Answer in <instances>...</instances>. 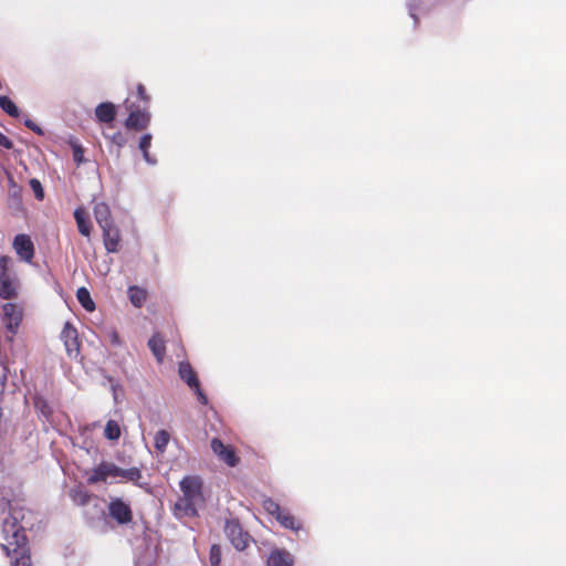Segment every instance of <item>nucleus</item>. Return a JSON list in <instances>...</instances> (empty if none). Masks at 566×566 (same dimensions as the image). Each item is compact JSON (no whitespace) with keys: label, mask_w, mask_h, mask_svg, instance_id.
Instances as JSON below:
<instances>
[{"label":"nucleus","mask_w":566,"mask_h":566,"mask_svg":"<svg viewBox=\"0 0 566 566\" xmlns=\"http://www.w3.org/2000/svg\"><path fill=\"white\" fill-rule=\"evenodd\" d=\"M181 495L174 506V514L178 518L193 517L203 506V482L198 475H187L179 482Z\"/></svg>","instance_id":"nucleus-1"},{"label":"nucleus","mask_w":566,"mask_h":566,"mask_svg":"<svg viewBox=\"0 0 566 566\" xmlns=\"http://www.w3.org/2000/svg\"><path fill=\"white\" fill-rule=\"evenodd\" d=\"M28 526L25 522V511L22 507L10 506L9 517L2 525V534L4 543L1 547L8 555L18 553L20 548L25 546L24 528Z\"/></svg>","instance_id":"nucleus-2"},{"label":"nucleus","mask_w":566,"mask_h":566,"mask_svg":"<svg viewBox=\"0 0 566 566\" xmlns=\"http://www.w3.org/2000/svg\"><path fill=\"white\" fill-rule=\"evenodd\" d=\"M140 478L142 473L137 468L122 469L112 462H102L92 470L87 481L91 484L117 479L137 482Z\"/></svg>","instance_id":"nucleus-3"},{"label":"nucleus","mask_w":566,"mask_h":566,"mask_svg":"<svg viewBox=\"0 0 566 566\" xmlns=\"http://www.w3.org/2000/svg\"><path fill=\"white\" fill-rule=\"evenodd\" d=\"M9 256L0 258V296L2 298H13L18 293V280L14 274L9 271Z\"/></svg>","instance_id":"nucleus-4"},{"label":"nucleus","mask_w":566,"mask_h":566,"mask_svg":"<svg viewBox=\"0 0 566 566\" xmlns=\"http://www.w3.org/2000/svg\"><path fill=\"white\" fill-rule=\"evenodd\" d=\"M22 310L12 303H6L2 306V323L10 335L6 338L9 343H13V336L15 335L18 327L22 321Z\"/></svg>","instance_id":"nucleus-5"},{"label":"nucleus","mask_w":566,"mask_h":566,"mask_svg":"<svg viewBox=\"0 0 566 566\" xmlns=\"http://www.w3.org/2000/svg\"><path fill=\"white\" fill-rule=\"evenodd\" d=\"M224 532L238 551H243L247 547L249 535L243 532L238 521H228L224 526Z\"/></svg>","instance_id":"nucleus-6"},{"label":"nucleus","mask_w":566,"mask_h":566,"mask_svg":"<svg viewBox=\"0 0 566 566\" xmlns=\"http://www.w3.org/2000/svg\"><path fill=\"white\" fill-rule=\"evenodd\" d=\"M61 339L64 343L67 355L70 357H77L80 353V342L76 328L70 323H65L61 332Z\"/></svg>","instance_id":"nucleus-7"},{"label":"nucleus","mask_w":566,"mask_h":566,"mask_svg":"<svg viewBox=\"0 0 566 566\" xmlns=\"http://www.w3.org/2000/svg\"><path fill=\"white\" fill-rule=\"evenodd\" d=\"M108 513L119 524H127L132 521V510L129 505L120 499L111 501Z\"/></svg>","instance_id":"nucleus-8"},{"label":"nucleus","mask_w":566,"mask_h":566,"mask_svg":"<svg viewBox=\"0 0 566 566\" xmlns=\"http://www.w3.org/2000/svg\"><path fill=\"white\" fill-rule=\"evenodd\" d=\"M13 248L21 260L31 262L34 255V245L27 234H18L13 240Z\"/></svg>","instance_id":"nucleus-9"},{"label":"nucleus","mask_w":566,"mask_h":566,"mask_svg":"<svg viewBox=\"0 0 566 566\" xmlns=\"http://www.w3.org/2000/svg\"><path fill=\"white\" fill-rule=\"evenodd\" d=\"M211 449L213 453L228 465L234 467L238 463V458L233 449L223 444L221 440L217 438L212 439Z\"/></svg>","instance_id":"nucleus-10"},{"label":"nucleus","mask_w":566,"mask_h":566,"mask_svg":"<svg viewBox=\"0 0 566 566\" xmlns=\"http://www.w3.org/2000/svg\"><path fill=\"white\" fill-rule=\"evenodd\" d=\"M101 229L103 231V242L105 249L111 253L117 252L120 242V234L118 228L112 223Z\"/></svg>","instance_id":"nucleus-11"},{"label":"nucleus","mask_w":566,"mask_h":566,"mask_svg":"<svg viewBox=\"0 0 566 566\" xmlns=\"http://www.w3.org/2000/svg\"><path fill=\"white\" fill-rule=\"evenodd\" d=\"M126 108L129 111V116L126 119V127L135 128V129H144L149 123V114L145 112L134 111L132 105L128 102H125Z\"/></svg>","instance_id":"nucleus-12"},{"label":"nucleus","mask_w":566,"mask_h":566,"mask_svg":"<svg viewBox=\"0 0 566 566\" xmlns=\"http://www.w3.org/2000/svg\"><path fill=\"white\" fill-rule=\"evenodd\" d=\"M94 216L101 228L112 224L111 210L105 202H97L94 206Z\"/></svg>","instance_id":"nucleus-13"},{"label":"nucleus","mask_w":566,"mask_h":566,"mask_svg":"<svg viewBox=\"0 0 566 566\" xmlns=\"http://www.w3.org/2000/svg\"><path fill=\"white\" fill-rule=\"evenodd\" d=\"M292 555L281 549L273 551L268 558V566H292Z\"/></svg>","instance_id":"nucleus-14"},{"label":"nucleus","mask_w":566,"mask_h":566,"mask_svg":"<svg viewBox=\"0 0 566 566\" xmlns=\"http://www.w3.org/2000/svg\"><path fill=\"white\" fill-rule=\"evenodd\" d=\"M10 373V368L8 365V361L0 355V395L8 388L11 387V390L14 391L17 384H15V376H11L12 380L11 384H8V374Z\"/></svg>","instance_id":"nucleus-15"},{"label":"nucleus","mask_w":566,"mask_h":566,"mask_svg":"<svg viewBox=\"0 0 566 566\" xmlns=\"http://www.w3.org/2000/svg\"><path fill=\"white\" fill-rule=\"evenodd\" d=\"M95 115L99 122L111 123L115 118V106L112 103H101L95 109Z\"/></svg>","instance_id":"nucleus-16"},{"label":"nucleus","mask_w":566,"mask_h":566,"mask_svg":"<svg viewBox=\"0 0 566 566\" xmlns=\"http://www.w3.org/2000/svg\"><path fill=\"white\" fill-rule=\"evenodd\" d=\"M178 373H179L180 378L182 380H185L190 388L197 387L199 381H198L197 376H196L195 371L192 370L189 363H186V361L180 363Z\"/></svg>","instance_id":"nucleus-17"},{"label":"nucleus","mask_w":566,"mask_h":566,"mask_svg":"<svg viewBox=\"0 0 566 566\" xmlns=\"http://www.w3.org/2000/svg\"><path fill=\"white\" fill-rule=\"evenodd\" d=\"M148 346L156 357V359L160 363L165 356V343L164 339L159 335H154L148 340Z\"/></svg>","instance_id":"nucleus-18"},{"label":"nucleus","mask_w":566,"mask_h":566,"mask_svg":"<svg viewBox=\"0 0 566 566\" xmlns=\"http://www.w3.org/2000/svg\"><path fill=\"white\" fill-rule=\"evenodd\" d=\"M74 218L81 234L88 237L91 233V223L85 217V212L82 209H76Z\"/></svg>","instance_id":"nucleus-19"},{"label":"nucleus","mask_w":566,"mask_h":566,"mask_svg":"<svg viewBox=\"0 0 566 566\" xmlns=\"http://www.w3.org/2000/svg\"><path fill=\"white\" fill-rule=\"evenodd\" d=\"M76 297L80 304L88 312H93L95 310V304L91 297V294L87 289L80 287L76 292Z\"/></svg>","instance_id":"nucleus-20"},{"label":"nucleus","mask_w":566,"mask_h":566,"mask_svg":"<svg viewBox=\"0 0 566 566\" xmlns=\"http://www.w3.org/2000/svg\"><path fill=\"white\" fill-rule=\"evenodd\" d=\"M120 427L117 421L108 420L104 429V436L107 440L117 441L120 437Z\"/></svg>","instance_id":"nucleus-21"},{"label":"nucleus","mask_w":566,"mask_h":566,"mask_svg":"<svg viewBox=\"0 0 566 566\" xmlns=\"http://www.w3.org/2000/svg\"><path fill=\"white\" fill-rule=\"evenodd\" d=\"M128 296H129L130 302L136 307H140L144 304V302L146 301L145 290L137 287V286H130L128 289Z\"/></svg>","instance_id":"nucleus-22"},{"label":"nucleus","mask_w":566,"mask_h":566,"mask_svg":"<svg viewBox=\"0 0 566 566\" xmlns=\"http://www.w3.org/2000/svg\"><path fill=\"white\" fill-rule=\"evenodd\" d=\"M275 517L285 528L296 531L301 527L300 524L295 521L294 516L286 511L282 510Z\"/></svg>","instance_id":"nucleus-23"},{"label":"nucleus","mask_w":566,"mask_h":566,"mask_svg":"<svg viewBox=\"0 0 566 566\" xmlns=\"http://www.w3.org/2000/svg\"><path fill=\"white\" fill-rule=\"evenodd\" d=\"M170 437L169 433L166 430H159L157 431L155 436V449L159 453H164L166 451V448L169 443Z\"/></svg>","instance_id":"nucleus-24"},{"label":"nucleus","mask_w":566,"mask_h":566,"mask_svg":"<svg viewBox=\"0 0 566 566\" xmlns=\"http://www.w3.org/2000/svg\"><path fill=\"white\" fill-rule=\"evenodd\" d=\"M0 107L10 116L18 117L19 109L8 96H0Z\"/></svg>","instance_id":"nucleus-25"},{"label":"nucleus","mask_w":566,"mask_h":566,"mask_svg":"<svg viewBox=\"0 0 566 566\" xmlns=\"http://www.w3.org/2000/svg\"><path fill=\"white\" fill-rule=\"evenodd\" d=\"M262 504L264 510L271 515L276 516L282 511L280 505L270 497L264 499Z\"/></svg>","instance_id":"nucleus-26"},{"label":"nucleus","mask_w":566,"mask_h":566,"mask_svg":"<svg viewBox=\"0 0 566 566\" xmlns=\"http://www.w3.org/2000/svg\"><path fill=\"white\" fill-rule=\"evenodd\" d=\"M19 556L12 563V566H31L30 556L25 554V549L20 548L17 553Z\"/></svg>","instance_id":"nucleus-27"},{"label":"nucleus","mask_w":566,"mask_h":566,"mask_svg":"<svg viewBox=\"0 0 566 566\" xmlns=\"http://www.w3.org/2000/svg\"><path fill=\"white\" fill-rule=\"evenodd\" d=\"M30 187L34 192V196L38 200H42L44 198V191L42 188L41 182L38 179H31L30 180Z\"/></svg>","instance_id":"nucleus-28"},{"label":"nucleus","mask_w":566,"mask_h":566,"mask_svg":"<svg viewBox=\"0 0 566 566\" xmlns=\"http://www.w3.org/2000/svg\"><path fill=\"white\" fill-rule=\"evenodd\" d=\"M209 559H210V564L212 566H219V564L221 562V551H220L219 546L212 545V547L210 549Z\"/></svg>","instance_id":"nucleus-29"},{"label":"nucleus","mask_w":566,"mask_h":566,"mask_svg":"<svg viewBox=\"0 0 566 566\" xmlns=\"http://www.w3.org/2000/svg\"><path fill=\"white\" fill-rule=\"evenodd\" d=\"M73 148V159L74 161L80 165L84 161V150L78 144H72Z\"/></svg>","instance_id":"nucleus-30"},{"label":"nucleus","mask_w":566,"mask_h":566,"mask_svg":"<svg viewBox=\"0 0 566 566\" xmlns=\"http://www.w3.org/2000/svg\"><path fill=\"white\" fill-rule=\"evenodd\" d=\"M109 138L112 143L117 145L118 147H123L126 143V138L122 133H115Z\"/></svg>","instance_id":"nucleus-31"},{"label":"nucleus","mask_w":566,"mask_h":566,"mask_svg":"<svg viewBox=\"0 0 566 566\" xmlns=\"http://www.w3.org/2000/svg\"><path fill=\"white\" fill-rule=\"evenodd\" d=\"M150 143H151L150 134H146V135L142 136L140 142H139L140 150L148 149L150 147Z\"/></svg>","instance_id":"nucleus-32"},{"label":"nucleus","mask_w":566,"mask_h":566,"mask_svg":"<svg viewBox=\"0 0 566 566\" xmlns=\"http://www.w3.org/2000/svg\"><path fill=\"white\" fill-rule=\"evenodd\" d=\"M0 145L7 149H11L13 147L12 142L0 132Z\"/></svg>","instance_id":"nucleus-33"},{"label":"nucleus","mask_w":566,"mask_h":566,"mask_svg":"<svg viewBox=\"0 0 566 566\" xmlns=\"http://www.w3.org/2000/svg\"><path fill=\"white\" fill-rule=\"evenodd\" d=\"M24 124H25V126L28 128L32 129L36 134H39V135L43 134L42 129L34 122H32L31 119H27Z\"/></svg>","instance_id":"nucleus-34"},{"label":"nucleus","mask_w":566,"mask_h":566,"mask_svg":"<svg viewBox=\"0 0 566 566\" xmlns=\"http://www.w3.org/2000/svg\"><path fill=\"white\" fill-rule=\"evenodd\" d=\"M195 390H196V394L198 396V400L206 405L207 403V397L206 395L201 391V389L199 388V384L197 385V387H192Z\"/></svg>","instance_id":"nucleus-35"},{"label":"nucleus","mask_w":566,"mask_h":566,"mask_svg":"<svg viewBox=\"0 0 566 566\" xmlns=\"http://www.w3.org/2000/svg\"><path fill=\"white\" fill-rule=\"evenodd\" d=\"M143 157L145 159L146 163H148L149 165H155L156 164V159H154L149 153H148V149H143Z\"/></svg>","instance_id":"nucleus-36"},{"label":"nucleus","mask_w":566,"mask_h":566,"mask_svg":"<svg viewBox=\"0 0 566 566\" xmlns=\"http://www.w3.org/2000/svg\"><path fill=\"white\" fill-rule=\"evenodd\" d=\"M109 337H111V340L113 344H115V345L119 344V337L115 331H111Z\"/></svg>","instance_id":"nucleus-37"},{"label":"nucleus","mask_w":566,"mask_h":566,"mask_svg":"<svg viewBox=\"0 0 566 566\" xmlns=\"http://www.w3.org/2000/svg\"><path fill=\"white\" fill-rule=\"evenodd\" d=\"M137 92L140 98L147 99V96L145 94V87L142 84L138 85Z\"/></svg>","instance_id":"nucleus-38"},{"label":"nucleus","mask_w":566,"mask_h":566,"mask_svg":"<svg viewBox=\"0 0 566 566\" xmlns=\"http://www.w3.org/2000/svg\"><path fill=\"white\" fill-rule=\"evenodd\" d=\"M40 410H41L42 415H44L45 417H48L51 412L50 408L45 403H42V406L40 407Z\"/></svg>","instance_id":"nucleus-39"},{"label":"nucleus","mask_w":566,"mask_h":566,"mask_svg":"<svg viewBox=\"0 0 566 566\" xmlns=\"http://www.w3.org/2000/svg\"><path fill=\"white\" fill-rule=\"evenodd\" d=\"M409 12H410V15L416 20L413 8L411 6H409Z\"/></svg>","instance_id":"nucleus-40"},{"label":"nucleus","mask_w":566,"mask_h":566,"mask_svg":"<svg viewBox=\"0 0 566 566\" xmlns=\"http://www.w3.org/2000/svg\"><path fill=\"white\" fill-rule=\"evenodd\" d=\"M85 502H86V495H83V499H82V501H81V504H85Z\"/></svg>","instance_id":"nucleus-41"}]
</instances>
